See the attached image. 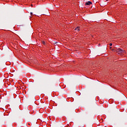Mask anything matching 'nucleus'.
<instances>
[{
    "label": "nucleus",
    "mask_w": 127,
    "mask_h": 127,
    "mask_svg": "<svg viewBox=\"0 0 127 127\" xmlns=\"http://www.w3.org/2000/svg\"><path fill=\"white\" fill-rule=\"evenodd\" d=\"M115 51H116V52L118 53L119 54H120V53H122V54L123 53H126V51L122 50L121 49H118L115 50Z\"/></svg>",
    "instance_id": "obj_1"
},
{
    "label": "nucleus",
    "mask_w": 127,
    "mask_h": 127,
    "mask_svg": "<svg viewBox=\"0 0 127 127\" xmlns=\"http://www.w3.org/2000/svg\"><path fill=\"white\" fill-rule=\"evenodd\" d=\"M92 3L91 1H88L85 3V5H90V4H92Z\"/></svg>",
    "instance_id": "obj_2"
},
{
    "label": "nucleus",
    "mask_w": 127,
    "mask_h": 127,
    "mask_svg": "<svg viewBox=\"0 0 127 127\" xmlns=\"http://www.w3.org/2000/svg\"><path fill=\"white\" fill-rule=\"evenodd\" d=\"M54 44H56V45H59V42H56V41H54Z\"/></svg>",
    "instance_id": "obj_3"
},
{
    "label": "nucleus",
    "mask_w": 127,
    "mask_h": 127,
    "mask_svg": "<svg viewBox=\"0 0 127 127\" xmlns=\"http://www.w3.org/2000/svg\"><path fill=\"white\" fill-rule=\"evenodd\" d=\"M79 27H77L75 28L74 30H77V31H79V30H80V29H79Z\"/></svg>",
    "instance_id": "obj_4"
},
{
    "label": "nucleus",
    "mask_w": 127,
    "mask_h": 127,
    "mask_svg": "<svg viewBox=\"0 0 127 127\" xmlns=\"http://www.w3.org/2000/svg\"><path fill=\"white\" fill-rule=\"evenodd\" d=\"M42 43H43V44H44V45H45V42L43 41V42H42Z\"/></svg>",
    "instance_id": "obj_5"
},
{
    "label": "nucleus",
    "mask_w": 127,
    "mask_h": 127,
    "mask_svg": "<svg viewBox=\"0 0 127 127\" xmlns=\"http://www.w3.org/2000/svg\"><path fill=\"white\" fill-rule=\"evenodd\" d=\"M109 45H110V46H112L113 45V44H112V43H110V44H109Z\"/></svg>",
    "instance_id": "obj_6"
},
{
    "label": "nucleus",
    "mask_w": 127,
    "mask_h": 127,
    "mask_svg": "<svg viewBox=\"0 0 127 127\" xmlns=\"http://www.w3.org/2000/svg\"><path fill=\"white\" fill-rule=\"evenodd\" d=\"M31 15H32V12H30Z\"/></svg>",
    "instance_id": "obj_7"
},
{
    "label": "nucleus",
    "mask_w": 127,
    "mask_h": 127,
    "mask_svg": "<svg viewBox=\"0 0 127 127\" xmlns=\"http://www.w3.org/2000/svg\"><path fill=\"white\" fill-rule=\"evenodd\" d=\"M112 50V51H114L115 50L113 49V50Z\"/></svg>",
    "instance_id": "obj_8"
},
{
    "label": "nucleus",
    "mask_w": 127,
    "mask_h": 127,
    "mask_svg": "<svg viewBox=\"0 0 127 127\" xmlns=\"http://www.w3.org/2000/svg\"><path fill=\"white\" fill-rule=\"evenodd\" d=\"M112 49V47H110V49Z\"/></svg>",
    "instance_id": "obj_9"
},
{
    "label": "nucleus",
    "mask_w": 127,
    "mask_h": 127,
    "mask_svg": "<svg viewBox=\"0 0 127 127\" xmlns=\"http://www.w3.org/2000/svg\"><path fill=\"white\" fill-rule=\"evenodd\" d=\"M124 97H125L126 98V97L125 96V95H124Z\"/></svg>",
    "instance_id": "obj_10"
},
{
    "label": "nucleus",
    "mask_w": 127,
    "mask_h": 127,
    "mask_svg": "<svg viewBox=\"0 0 127 127\" xmlns=\"http://www.w3.org/2000/svg\"><path fill=\"white\" fill-rule=\"evenodd\" d=\"M107 1L109 0H106Z\"/></svg>",
    "instance_id": "obj_11"
}]
</instances>
